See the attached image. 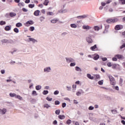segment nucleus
Here are the masks:
<instances>
[{"label":"nucleus","instance_id":"6e6d98bb","mask_svg":"<svg viewBox=\"0 0 125 125\" xmlns=\"http://www.w3.org/2000/svg\"><path fill=\"white\" fill-rule=\"evenodd\" d=\"M10 64H11V65H14V64H15V62L13 61H11L10 62Z\"/></svg>","mask_w":125,"mask_h":125},{"label":"nucleus","instance_id":"4c0bfd02","mask_svg":"<svg viewBox=\"0 0 125 125\" xmlns=\"http://www.w3.org/2000/svg\"><path fill=\"white\" fill-rule=\"evenodd\" d=\"M5 24H6V22L4 21H0V25H5Z\"/></svg>","mask_w":125,"mask_h":125},{"label":"nucleus","instance_id":"0eeeda50","mask_svg":"<svg viewBox=\"0 0 125 125\" xmlns=\"http://www.w3.org/2000/svg\"><path fill=\"white\" fill-rule=\"evenodd\" d=\"M86 42L88 43H92V39H91V37L90 36H88L86 38Z\"/></svg>","mask_w":125,"mask_h":125},{"label":"nucleus","instance_id":"72a5a7b5","mask_svg":"<svg viewBox=\"0 0 125 125\" xmlns=\"http://www.w3.org/2000/svg\"><path fill=\"white\" fill-rule=\"evenodd\" d=\"M16 27H21L22 26V23L19 22L16 23Z\"/></svg>","mask_w":125,"mask_h":125},{"label":"nucleus","instance_id":"aec40b11","mask_svg":"<svg viewBox=\"0 0 125 125\" xmlns=\"http://www.w3.org/2000/svg\"><path fill=\"white\" fill-rule=\"evenodd\" d=\"M9 95H10V96H11V97H15V98H16V96L17 95L15 93H11L9 94Z\"/></svg>","mask_w":125,"mask_h":125},{"label":"nucleus","instance_id":"39448f33","mask_svg":"<svg viewBox=\"0 0 125 125\" xmlns=\"http://www.w3.org/2000/svg\"><path fill=\"white\" fill-rule=\"evenodd\" d=\"M123 25H117L115 27V30H116V31H118L119 30H122V29H123Z\"/></svg>","mask_w":125,"mask_h":125},{"label":"nucleus","instance_id":"680f3d73","mask_svg":"<svg viewBox=\"0 0 125 125\" xmlns=\"http://www.w3.org/2000/svg\"><path fill=\"white\" fill-rule=\"evenodd\" d=\"M112 2V0H108L106 2V4H108L109 3H110V2Z\"/></svg>","mask_w":125,"mask_h":125},{"label":"nucleus","instance_id":"e433bc0d","mask_svg":"<svg viewBox=\"0 0 125 125\" xmlns=\"http://www.w3.org/2000/svg\"><path fill=\"white\" fill-rule=\"evenodd\" d=\"M55 114H56V115H59V114H60V109L56 110L55 111Z\"/></svg>","mask_w":125,"mask_h":125},{"label":"nucleus","instance_id":"a878e982","mask_svg":"<svg viewBox=\"0 0 125 125\" xmlns=\"http://www.w3.org/2000/svg\"><path fill=\"white\" fill-rule=\"evenodd\" d=\"M116 57H117L118 59H122L123 56L122 55H116Z\"/></svg>","mask_w":125,"mask_h":125},{"label":"nucleus","instance_id":"7c9ffc66","mask_svg":"<svg viewBox=\"0 0 125 125\" xmlns=\"http://www.w3.org/2000/svg\"><path fill=\"white\" fill-rule=\"evenodd\" d=\"M32 94L34 96H37V95H38V94L37 93V92L36 91H33Z\"/></svg>","mask_w":125,"mask_h":125},{"label":"nucleus","instance_id":"bb28decb","mask_svg":"<svg viewBox=\"0 0 125 125\" xmlns=\"http://www.w3.org/2000/svg\"><path fill=\"white\" fill-rule=\"evenodd\" d=\"M41 88H42V86L40 85H38L36 86V89H37V90H40V89H41Z\"/></svg>","mask_w":125,"mask_h":125},{"label":"nucleus","instance_id":"9b49d317","mask_svg":"<svg viewBox=\"0 0 125 125\" xmlns=\"http://www.w3.org/2000/svg\"><path fill=\"white\" fill-rule=\"evenodd\" d=\"M83 28L84 30H89V29H91V27L88 25H83Z\"/></svg>","mask_w":125,"mask_h":125},{"label":"nucleus","instance_id":"f3484780","mask_svg":"<svg viewBox=\"0 0 125 125\" xmlns=\"http://www.w3.org/2000/svg\"><path fill=\"white\" fill-rule=\"evenodd\" d=\"M59 21V20H57V19H53L51 21V23H52L53 24H54L55 23H57V21Z\"/></svg>","mask_w":125,"mask_h":125},{"label":"nucleus","instance_id":"c756f323","mask_svg":"<svg viewBox=\"0 0 125 125\" xmlns=\"http://www.w3.org/2000/svg\"><path fill=\"white\" fill-rule=\"evenodd\" d=\"M14 41L12 40H8V43H14Z\"/></svg>","mask_w":125,"mask_h":125},{"label":"nucleus","instance_id":"423d86ee","mask_svg":"<svg viewBox=\"0 0 125 125\" xmlns=\"http://www.w3.org/2000/svg\"><path fill=\"white\" fill-rule=\"evenodd\" d=\"M102 29V26H95L94 27V30L95 31H98L99 30H101Z\"/></svg>","mask_w":125,"mask_h":125},{"label":"nucleus","instance_id":"4468645a","mask_svg":"<svg viewBox=\"0 0 125 125\" xmlns=\"http://www.w3.org/2000/svg\"><path fill=\"white\" fill-rule=\"evenodd\" d=\"M9 15L10 17H15V16L16 15V14L14 12H10L9 14Z\"/></svg>","mask_w":125,"mask_h":125},{"label":"nucleus","instance_id":"cd10ccee","mask_svg":"<svg viewBox=\"0 0 125 125\" xmlns=\"http://www.w3.org/2000/svg\"><path fill=\"white\" fill-rule=\"evenodd\" d=\"M111 112L112 113V114H117V113H118V111H117V110H116L115 109H114L113 110H111Z\"/></svg>","mask_w":125,"mask_h":125},{"label":"nucleus","instance_id":"dca6fc26","mask_svg":"<svg viewBox=\"0 0 125 125\" xmlns=\"http://www.w3.org/2000/svg\"><path fill=\"white\" fill-rule=\"evenodd\" d=\"M2 44L3 43H8V40L3 39L1 41Z\"/></svg>","mask_w":125,"mask_h":125},{"label":"nucleus","instance_id":"ddd939ff","mask_svg":"<svg viewBox=\"0 0 125 125\" xmlns=\"http://www.w3.org/2000/svg\"><path fill=\"white\" fill-rule=\"evenodd\" d=\"M35 16H39L40 15V10H36L34 13Z\"/></svg>","mask_w":125,"mask_h":125},{"label":"nucleus","instance_id":"5fc2aeb1","mask_svg":"<svg viewBox=\"0 0 125 125\" xmlns=\"http://www.w3.org/2000/svg\"><path fill=\"white\" fill-rule=\"evenodd\" d=\"M120 84L121 86L123 85V79L122 78H120Z\"/></svg>","mask_w":125,"mask_h":125},{"label":"nucleus","instance_id":"864d4df0","mask_svg":"<svg viewBox=\"0 0 125 125\" xmlns=\"http://www.w3.org/2000/svg\"><path fill=\"white\" fill-rule=\"evenodd\" d=\"M40 20L41 22H42L44 20V18L43 17H41L40 18Z\"/></svg>","mask_w":125,"mask_h":125},{"label":"nucleus","instance_id":"13d9d810","mask_svg":"<svg viewBox=\"0 0 125 125\" xmlns=\"http://www.w3.org/2000/svg\"><path fill=\"white\" fill-rule=\"evenodd\" d=\"M62 108H65V107H66V103H62Z\"/></svg>","mask_w":125,"mask_h":125},{"label":"nucleus","instance_id":"9d476101","mask_svg":"<svg viewBox=\"0 0 125 125\" xmlns=\"http://www.w3.org/2000/svg\"><path fill=\"white\" fill-rule=\"evenodd\" d=\"M6 113V109H0V114L1 115H4Z\"/></svg>","mask_w":125,"mask_h":125},{"label":"nucleus","instance_id":"7ed1b4c3","mask_svg":"<svg viewBox=\"0 0 125 125\" xmlns=\"http://www.w3.org/2000/svg\"><path fill=\"white\" fill-rule=\"evenodd\" d=\"M43 71L44 73H50V72H51V68L49 66L46 67L44 68Z\"/></svg>","mask_w":125,"mask_h":125},{"label":"nucleus","instance_id":"2eb2a0df","mask_svg":"<svg viewBox=\"0 0 125 125\" xmlns=\"http://www.w3.org/2000/svg\"><path fill=\"white\" fill-rule=\"evenodd\" d=\"M87 77L88 79H90V80H93L94 79V77H93V76H91L90 74H87Z\"/></svg>","mask_w":125,"mask_h":125},{"label":"nucleus","instance_id":"f704fd0d","mask_svg":"<svg viewBox=\"0 0 125 125\" xmlns=\"http://www.w3.org/2000/svg\"><path fill=\"white\" fill-rule=\"evenodd\" d=\"M71 123H72V121L70 119L67 120V121H66V124L67 125H69L71 124Z\"/></svg>","mask_w":125,"mask_h":125},{"label":"nucleus","instance_id":"79ce46f5","mask_svg":"<svg viewBox=\"0 0 125 125\" xmlns=\"http://www.w3.org/2000/svg\"><path fill=\"white\" fill-rule=\"evenodd\" d=\"M70 26L71 28H77V25L76 24H71Z\"/></svg>","mask_w":125,"mask_h":125},{"label":"nucleus","instance_id":"69168bd1","mask_svg":"<svg viewBox=\"0 0 125 125\" xmlns=\"http://www.w3.org/2000/svg\"><path fill=\"white\" fill-rule=\"evenodd\" d=\"M14 32H19L18 28H15L14 29Z\"/></svg>","mask_w":125,"mask_h":125},{"label":"nucleus","instance_id":"4be33fe9","mask_svg":"<svg viewBox=\"0 0 125 125\" xmlns=\"http://www.w3.org/2000/svg\"><path fill=\"white\" fill-rule=\"evenodd\" d=\"M16 98H18V99H19V100H23V98H22V97L19 95H17Z\"/></svg>","mask_w":125,"mask_h":125},{"label":"nucleus","instance_id":"58836bf2","mask_svg":"<svg viewBox=\"0 0 125 125\" xmlns=\"http://www.w3.org/2000/svg\"><path fill=\"white\" fill-rule=\"evenodd\" d=\"M47 15H49V16L53 15V12H47Z\"/></svg>","mask_w":125,"mask_h":125},{"label":"nucleus","instance_id":"603ef678","mask_svg":"<svg viewBox=\"0 0 125 125\" xmlns=\"http://www.w3.org/2000/svg\"><path fill=\"white\" fill-rule=\"evenodd\" d=\"M30 31H31V32H33V31H34V30H35V27H34V26H31L30 27Z\"/></svg>","mask_w":125,"mask_h":125},{"label":"nucleus","instance_id":"49530a36","mask_svg":"<svg viewBox=\"0 0 125 125\" xmlns=\"http://www.w3.org/2000/svg\"><path fill=\"white\" fill-rule=\"evenodd\" d=\"M112 88L114 89H116V90H119V86H113Z\"/></svg>","mask_w":125,"mask_h":125},{"label":"nucleus","instance_id":"6e6552de","mask_svg":"<svg viewBox=\"0 0 125 125\" xmlns=\"http://www.w3.org/2000/svg\"><path fill=\"white\" fill-rule=\"evenodd\" d=\"M28 40H29L28 42H32L33 43H35V42H38V41L33 38H30L28 39Z\"/></svg>","mask_w":125,"mask_h":125},{"label":"nucleus","instance_id":"6ab92c4d","mask_svg":"<svg viewBox=\"0 0 125 125\" xmlns=\"http://www.w3.org/2000/svg\"><path fill=\"white\" fill-rule=\"evenodd\" d=\"M75 70L77 72H82V69H81V68H80L79 66L75 67Z\"/></svg>","mask_w":125,"mask_h":125},{"label":"nucleus","instance_id":"338daca9","mask_svg":"<svg viewBox=\"0 0 125 125\" xmlns=\"http://www.w3.org/2000/svg\"><path fill=\"white\" fill-rule=\"evenodd\" d=\"M112 60L113 61H117L118 59H117V58H113Z\"/></svg>","mask_w":125,"mask_h":125},{"label":"nucleus","instance_id":"2f4dec72","mask_svg":"<svg viewBox=\"0 0 125 125\" xmlns=\"http://www.w3.org/2000/svg\"><path fill=\"white\" fill-rule=\"evenodd\" d=\"M28 7H29V8H33L35 7V4H30L28 5Z\"/></svg>","mask_w":125,"mask_h":125},{"label":"nucleus","instance_id":"f8f14e48","mask_svg":"<svg viewBox=\"0 0 125 125\" xmlns=\"http://www.w3.org/2000/svg\"><path fill=\"white\" fill-rule=\"evenodd\" d=\"M82 93H83V89H80V91H78L76 93V95H77V96H79V95H81Z\"/></svg>","mask_w":125,"mask_h":125},{"label":"nucleus","instance_id":"09e8293b","mask_svg":"<svg viewBox=\"0 0 125 125\" xmlns=\"http://www.w3.org/2000/svg\"><path fill=\"white\" fill-rule=\"evenodd\" d=\"M76 88H77V85H75V88H72V92H76Z\"/></svg>","mask_w":125,"mask_h":125},{"label":"nucleus","instance_id":"412c9836","mask_svg":"<svg viewBox=\"0 0 125 125\" xmlns=\"http://www.w3.org/2000/svg\"><path fill=\"white\" fill-rule=\"evenodd\" d=\"M44 108H46V109H48V108H50V105H49L48 104H45L43 105Z\"/></svg>","mask_w":125,"mask_h":125},{"label":"nucleus","instance_id":"20e7f679","mask_svg":"<svg viewBox=\"0 0 125 125\" xmlns=\"http://www.w3.org/2000/svg\"><path fill=\"white\" fill-rule=\"evenodd\" d=\"M67 63H71V62H75V60L71 58H66Z\"/></svg>","mask_w":125,"mask_h":125},{"label":"nucleus","instance_id":"3c124183","mask_svg":"<svg viewBox=\"0 0 125 125\" xmlns=\"http://www.w3.org/2000/svg\"><path fill=\"white\" fill-rule=\"evenodd\" d=\"M59 94V91L58 90H56L54 92V94L55 95H57V94Z\"/></svg>","mask_w":125,"mask_h":125},{"label":"nucleus","instance_id":"bf43d9fd","mask_svg":"<svg viewBox=\"0 0 125 125\" xmlns=\"http://www.w3.org/2000/svg\"><path fill=\"white\" fill-rule=\"evenodd\" d=\"M22 11H23V12H27V11H28V10L26 9L25 8H22Z\"/></svg>","mask_w":125,"mask_h":125},{"label":"nucleus","instance_id":"0e129e2a","mask_svg":"<svg viewBox=\"0 0 125 125\" xmlns=\"http://www.w3.org/2000/svg\"><path fill=\"white\" fill-rule=\"evenodd\" d=\"M102 60L103 61H107V58H103Z\"/></svg>","mask_w":125,"mask_h":125},{"label":"nucleus","instance_id":"b1692460","mask_svg":"<svg viewBox=\"0 0 125 125\" xmlns=\"http://www.w3.org/2000/svg\"><path fill=\"white\" fill-rule=\"evenodd\" d=\"M11 29V27L9 26H6L5 27V31H9V30H10Z\"/></svg>","mask_w":125,"mask_h":125},{"label":"nucleus","instance_id":"a211bd4d","mask_svg":"<svg viewBox=\"0 0 125 125\" xmlns=\"http://www.w3.org/2000/svg\"><path fill=\"white\" fill-rule=\"evenodd\" d=\"M33 24H34V21H29L26 22L27 25H33Z\"/></svg>","mask_w":125,"mask_h":125},{"label":"nucleus","instance_id":"f03ea898","mask_svg":"<svg viewBox=\"0 0 125 125\" xmlns=\"http://www.w3.org/2000/svg\"><path fill=\"white\" fill-rule=\"evenodd\" d=\"M108 78L110 82V84L112 85H115L116 84V80H115V78H114L111 75H108Z\"/></svg>","mask_w":125,"mask_h":125},{"label":"nucleus","instance_id":"37998d69","mask_svg":"<svg viewBox=\"0 0 125 125\" xmlns=\"http://www.w3.org/2000/svg\"><path fill=\"white\" fill-rule=\"evenodd\" d=\"M96 77V79H95V81H97V79H100V76L99 75H95Z\"/></svg>","mask_w":125,"mask_h":125},{"label":"nucleus","instance_id":"052dcab7","mask_svg":"<svg viewBox=\"0 0 125 125\" xmlns=\"http://www.w3.org/2000/svg\"><path fill=\"white\" fill-rule=\"evenodd\" d=\"M0 72H1V73L2 74H5V70L4 69L1 70Z\"/></svg>","mask_w":125,"mask_h":125},{"label":"nucleus","instance_id":"774afa93","mask_svg":"<svg viewBox=\"0 0 125 125\" xmlns=\"http://www.w3.org/2000/svg\"><path fill=\"white\" fill-rule=\"evenodd\" d=\"M121 123H122V124H123V125H125V120H122L121 121Z\"/></svg>","mask_w":125,"mask_h":125},{"label":"nucleus","instance_id":"c85d7f7f","mask_svg":"<svg viewBox=\"0 0 125 125\" xmlns=\"http://www.w3.org/2000/svg\"><path fill=\"white\" fill-rule=\"evenodd\" d=\"M119 1L122 4H125V0H119Z\"/></svg>","mask_w":125,"mask_h":125},{"label":"nucleus","instance_id":"4d7b16f0","mask_svg":"<svg viewBox=\"0 0 125 125\" xmlns=\"http://www.w3.org/2000/svg\"><path fill=\"white\" fill-rule=\"evenodd\" d=\"M46 100L48 101H52V98H49L48 97L46 98Z\"/></svg>","mask_w":125,"mask_h":125},{"label":"nucleus","instance_id":"f257e3e1","mask_svg":"<svg viewBox=\"0 0 125 125\" xmlns=\"http://www.w3.org/2000/svg\"><path fill=\"white\" fill-rule=\"evenodd\" d=\"M118 21H119V19H118L117 18H114L113 19L109 18L106 20V22L108 24H112L114 23H117V22H118Z\"/></svg>","mask_w":125,"mask_h":125},{"label":"nucleus","instance_id":"e2e57ef3","mask_svg":"<svg viewBox=\"0 0 125 125\" xmlns=\"http://www.w3.org/2000/svg\"><path fill=\"white\" fill-rule=\"evenodd\" d=\"M124 47H125V44H123V45L120 47V48H121V49H123V48H124Z\"/></svg>","mask_w":125,"mask_h":125},{"label":"nucleus","instance_id":"c9c22d12","mask_svg":"<svg viewBox=\"0 0 125 125\" xmlns=\"http://www.w3.org/2000/svg\"><path fill=\"white\" fill-rule=\"evenodd\" d=\"M74 66H76V62H71L70 64V67H74Z\"/></svg>","mask_w":125,"mask_h":125},{"label":"nucleus","instance_id":"ea45409f","mask_svg":"<svg viewBox=\"0 0 125 125\" xmlns=\"http://www.w3.org/2000/svg\"><path fill=\"white\" fill-rule=\"evenodd\" d=\"M94 107H93L92 106H90L88 107V110H89V111H91V110H94Z\"/></svg>","mask_w":125,"mask_h":125},{"label":"nucleus","instance_id":"5701e85b","mask_svg":"<svg viewBox=\"0 0 125 125\" xmlns=\"http://www.w3.org/2000/svg\"><path fill=\"white\" fill-rule=\"evenodd\" d=\"M58 118H59L60 120H64L65 117L64 115H59Z\"/></svg>","mask_w":125,"mask_h":125},{"label":"nucleus","instance_id":"473e14b6","mask_svg":"<svg viewBox=\"0 0 125 125\" xmlns=\"http://www.w3.org/2000/svg\"><path fill=\"white\" fill-rule=\"evenodd\" d=\"M96 47H97L96 45H94V46L90 47V49L91 50H94V49H95Z\"/></svg>","mask_w":125,"mask_h":125},{"label":"nucleus","instance_id":"8fccbe9b","mask_svg":"<svg viewBox=\"0 0 125 125\" xmlns=\"http://www.w3.org/2000/svg\"><path fill=\"white\" fill-rule=\"evenodd\" d=\"M59 104H60V102H59V101H55V104L59 105Z\"/></svg>","mask_w":125,"mask_h":125},{"label":"nucleus","instance_id":"a19ab883","mask_svg":"<svg viewBox=\"0 0 125 125\" xmlns=\"http://www.w3.org/2000/svg\"><path fill=\"white\" fill-rule=\"evenodd\" d=\"M99 59V55H96V56H95L94 57V58H93V59L94 60H97L98 59Z\"/></svg>","mask_w":125,"mask_h":125},{"label":"nucleus","instance_id":"c03bdc74","mask_svg":"<svg viewBox=\"0 0 125 125\" xmlns=\"http://www.w3.org/2000/svg\"><path fill=\"white\" fill-rule=\"evenodd\" d=\"M98 84L100 85H102L103 84V80H101L98 82Z\"/></svg>","mask_w":125,"mask_h":125},{"label":"nucleus","instance_id":"de8ad7c7","mask_svg":"<svg viewBox=\"0 0 125 125\" xmlns=\"http://www.w3.org/2000/svg\"><path fill=\"white\" fill-rule=\"evenodd\" d=\"M66 88H67L68 91H70V90L72 89V87H71V86H66Z\"/></svg>","mask_w":125,"mask_h":125},{"label":"nucleus","instance_id":"393cba45","mask_svg":"<svg viewBox=\"0 0 125 125\" xmlns=\"http://www.w3.org/2000/svg\"><path fill=\"white\" fill-rule=\"evenodd\" d=\"M49 2V1L48 0H45L43 3L44 5H48V3Z\"/></svg>","mask_w":125,"mask_h":125},{"label":"nucleus","instance_id":"1a4fd4ad","mask_svg":"<svg viewBox=\"0 0 125 125\" xmlns=\"http://www.w3.org/2000/svg\"><path fill=\"white\" fill-rule=\"evenodd\" d=\"M86 17H87V15H82V16H78L77 18H78V19H83V18H86Z\"/></svg>","mask_w":125,"mask_h":125},{"label":"nucleus","instance_id":"a18cd8bd","mask_svg":"<svg viewBox=\"0 0 125 125\" xmlns=\"http://www.w3.org/2000/svg\"><path fill=\"white\" fill-rule=\"evenodd\" d=\"M48 91L47 90H44L43 91V94H44V95H46V94H48Z\"/></svg>","mask_w":125,"mask_h":125}]
</instances>
